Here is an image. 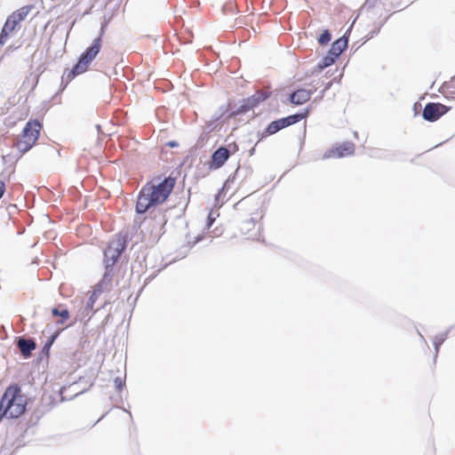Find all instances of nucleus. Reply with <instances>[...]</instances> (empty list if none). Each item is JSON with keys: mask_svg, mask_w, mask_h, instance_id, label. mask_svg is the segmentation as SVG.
Returning a JSON list of instances; mask_svg holds the SVG:
<instances>
[{"mask_svg": "<svg viewBox=\"0 0 455 455\" xmlns=\"http://www.w3.org/2000/svg\"><path fill=\"white\" fill-rule=\"evenodd\" d=\"M331 84H332V82H328V83L325 84V86H324V88H323V91H325V92H326V91H328V90L331 88Z\"/></svg>", "mask_w": 455, "mask_h": 455, "instance_id": "33", "label": "nucleus"}, {"mask_svg": "<svg viewBox=\"0 0 455 455\" xmlns=\"http://www.w3.org/2000/svg\"><path fill=\"white\" fill-rule=\"evenodd\" d=\"M375 3H376V1H374V0H366V2L364 3L363 8H366V7L372 8V7H374Z\"/></svg>", "mask_w": 455, "mask_h": 455, "instance_id": "28", "label": "nucleus"}, {"mask_svg": "<svg viewBox=\"0 0 455 455\" xmlns=\"http://www.w3.org/2000/svg\"><path fill=\"white\" fill-rule=\"evenodd\" d=\"M230 156V150L220 147L216 149L212 155V159L210 163V168L212 170H216L224 165V164L228 161Z\"/></svg>", "mask_w": 455, "mask_h": 455, "instance_id": "9", "label": "nucleus"}, {"mask_svg": "<svg viewBox=\"0 0 455 455\" xmlns=\"http://www.w3.org/2000/svg\"><path fill=\"white\" fill-rule=\"evenodd\" d=\"M312 93L311 90L299 89L290 95L289 100L293 105H302L310 100Z\"/></svg>", "mask_w": 455, "mask_h": 455, "instance_id": "10", "label": "nucleus"}, {"mask_svg": "<svg viewBox=\"0 0 455 455\" xmlns=\"http://www.w3.org/2000/svg\"><path fill=\"white\" fill-rule=\"evenodd\" d=\"M269 97V92L264 91H258L252 96L246 98L247 105H250L252 108L258 106L260 102L264 101Z\"/></svg>", "mask_w": 455, "mask_h": 455, "instance_id": "13", "label": "nucleus"}, {"mask_svg": "<svg viewBox=\"0 0 455 455\" xmlns=\"http://www.w3.org/2000/svg\"><path fill=\"white\" fill-rule=\"evenodd\" d=\"M355 153V145L352 142L346 141L342 143L341 145L332 148L329 150H327L323 158L328 159L331 157H344L347 156H352Z\"/></svg>", "mask_w": 455, "mask_h": 455, "instance_id": "7", "label": "nucleus"}, {"mask_svg": "<svg viewBox=\"0 0 455 455\" xmlns=\"http://www.w3.org/2000/svg\"><path fill=\"white\" fill-rule=\"evenodd\" d=\"M331 39V35L329 30H324L318 37V43L320 44H327Z\"/></svg>", "mask_w": 455, "mask_h": 455, "instance_id": "21", "label": "nucleus"}, {"mask_svg": "<svg viewBox=\"0 0 455 455\" xmlns=\"http://www.w3.org/2000/svg\"><path fill=\"white\" fill-rule=\"evenodd\" d=\"M17 347H19L21 355L28 358L31 355V353L36 347V342L31 339H25L20 337L17 339Z\"/></svg>", "mask_w": 455, "mask_h": 455, "instance_id": "11", "label": "nucleus"}, {"mask_svg": "<svg viewBox=\"0 0 455 455\" xmlns=\"http://www.w3.org/2000/svg\"><path fill=\"white\" fill-rule=\"evenodd\" d=\"M6 22L9 23L12 28H15L16 29H20V26L18 24V22L15 20V19L12 18V15H10Z\"/></svg>", "mask_w": 455, "mask_h": 455, "instance_id": "26", "label": "nucleus"}, {"mask_svg": "<svg viewBox=\"0 0 455 455\" xmlns=\"http://www.w3.org/2000/svg\"><path fill=\"white\" fill-rule=\"evenodd\" d=\"M176 144H177V143H176L175 141H172V142H170V145H171L172 147L176 146Z\"/></svg>", "mask_w": 455, "mask_h": 455, "instance_id": "36", "label": "nucleus"}, {"mask_svg": "<svg viewBox=\"0 0 455 455\" xmlns=\"http://www.w3.org/2000/svg\"><path fill=\"white\" fill-rule=\"evenodd\" d=\"M338 58L339 57H334L331 55V51L329 50L326 56L323 57L321 62L317 64L312 74L322 72L325 68L332 65Z\"/></svg>", "mask_w": 455, "mask_h": 455, "instance_id": "14", "label": "nucleus"}, {"mask_svg": "<svg viewBox=\"0 0 455 455\" xmlns=\"http://www.w3.org/2000/svg\"><path fill=\"white\" fill-rule=\"evenodd\" d=\"M14 30H16V28H12L9 23L5 21L0 34V44H4L6 39L8 38L10 33H12Z\"/></svg>", "mask_w": 455, "mask_h": 455, "instance_id": "15", "label": "nucleus"}, {"mask_svg": "<svg viewBox=\"0 0 455 455\" xmlns=\"http://www.w3.org/2000/svg\"><path fill=\"white\" fill-rule=\"evenodd\" d=\"M59 335V332H55L54 334H52L49 339L48 340L45 342L44 346V350H49L50 347L52 346L54 340L56 339V338L58 337Z\"/></svg>", "mask_w": 455, "mask_h": 455, "instance_id": "23", "label": "nucleus"}, {"mask_svg": "<svg viewBox=\"0 0 455 455\" xmlns=\"http://www.w3.org/2000/svg\"><path fill=\"white\" fill-rule=\"evenodd\" d=\"M33 6L32 5H26V6H23L21 8H20L19 10L15 11L14 12L16 13V15L21 19V20H24L27 16L28 15V13L30 12V11L32 10Z\"/></svg>", "mask_w": 455, "mask_h": 455, "instance_id": "18", "label": "nucleus"}, {"mask_svg": "<svg viewBox=\"0 0 455 455\" xmlns=\"http://www.w3.org/2000/svg\"><path fill=\"white\" fill-rule=\"evenodd\" d=\"M52 314L54 316H60L61 318L60 323H63L69 316L68 310L66 308L60 310L58 307H54L52 310Z\"/></svg>", "mask_w": 455, "mask_h": 455, "instance_id": "17", "label": "nucleus"}, {"mask_svg": "<svg viewBox=\"0 0 455 455\" xmlns=\"http://www.w3.org/2000/svg\"><path fill=\"white\" fill-rule=\"evenodd\" d=\"M347 42H348V39L346 36H343L340 38L337 39L331 44V47L330 49L331 55H333L334 57H339V55L347 48Z\"/></svg>", "mask_w": 455, "mask_h": 455, "instance_id": "12", "label": "nucleus"}, {"mask_svg": "<svg viewBox=\"0 0 455 455\" xmlns=\"http://www.w3.org/2000/svg\"><path fill=\"white\" fill-rule=\"evenodd\" d=\"M175 185V180L165 178L158 184L148 182L139 193L135 211L138 214H143L150 208L163 204L172 193Z\"/></svg>", "mask_w": 455, "mask_h": 455, "instance_id": "1", "label": "nucleus"}, {"mask_svg": "<svg viewBox=\"0 0 455 455\" xmlns=\"http://www.w3.org/2000/svg\"><path fill=\"white\" fill-rule=\"evenodd\" d=\"M252 109V108L250 105H247L246 100H243L240 106L233 112V115H241L248 112L249 110Z\"/></svg>", "mask_w": 455, "mask_h": 455, "instance_id": "19", "label": "nucleus"}, {"mask_svg": "<svg viewBox=\"0 0 455 455\" xmlns=\"http://www.w3.org/2000/svg\"><path fill=\"white\" fill-rule=\"evenodd\" d=\"M114 383H115V387L117 390H121L124 385H125V382L124 380L121 378V377H116L115 379H114Z\"/></svg>", "mask_w": 455, "mask_h": 455, "instance_id": "24", "label": "nucleus"}, {"mask_svg": "<svg viewBox=\"0 0 455 455\" xmlns=\"http://www.w3.org/2000/svg\"><path fill=\"white\" fill-rule=\"evenodd\" d=\"M280 130H282L281 126L278 124V122L275 120V121H273L271 122L267 127L266 128V133L268 134V135H272V134H275L277 132H279Z\"/></svg>", "mask_w": 455, "mask_h": 455, "instance_id": "20", "label": "nucleus"}, {"mask_svg": "<svg viewBox=\"0 0 455 455\" xmlns=\"http://www.w3.org/2000/svg\"><path fill=\"white\" fill-rule=\"evenodd\" d=\"M324 93H325V91H323V90L322 92H320L319 98L322 99L324 96Z\"/></svg>", "mask_w": 455, "mask_h": 455, "instance_id": "34", "label": "nucleus"}, {"mask_svg": "<svg viewBox=\"0 0 455 455\" xmlns=\"http://www.w3.org/2000/svg\"><path fill=\"white\" fill-rule=\"evenodd\" d=\"M110 274H104L102 279L100 281V283L95 286L94 290L92 291L91 296L88 299V301L86 303L84 310H92L94 303L98 299L99 296L103 292L104 290L108 288V286L110 284Z\"/></svg>", "mask_w": 455, "mask_h": 455, "instance_id": "8", "label": "nucleus"}, {"mask_svg": "<svg viewBox=\"0 0 455 455\" xmlns=\"http://www.w3.org/2000/svg\"><path fill=\"white\" fill-rule=\"evenodd\" d=\"M42 124L37 120L28 121L22 131V139L16 144L18 150L24 154L28 152L38 140Z\"/></svg>", "mask_w": 455, "mask_h": 455, "instance_id": "5", "label": "nucleus"}, {"mask_svg": "<svg viewBox=\"0 0 455 455\" xmlns=\"http://www.w3.org/2000/svg\"><path fill=\"white\" fill-rule=\"evenodd\" d=\"M451 331V328L444 331L443 333L438 334L434 339V345H442L444 340L447 339L448 334Z\"/></svg>", "mask_w": 455, "mask_h": 455, "instance_id": "22", "label": "nucleus"}, {"mask_svg": "<svg viewBox=\"0 0 455 455\" xmlns=\"http://www.w3.org/2000/svg\"><path fill=\"white\" fill-rule=\"evenodd\" d=\"M27 398L21 395L18 385H12L6 388L0 402V411L4 409L2 416L17 419L26 411Z\"/></svg>", "mask_w": 455, "mask_h": 455, "instance_id": "2", "label": "nucleus"}, {"mask_svg": "<svg viewBox=\"0 0 455 455\" xmlns=\"http://www.w3.org/2000/svg\"><path fill=\"white\" fill-rule=\"evenodd\" d=\"M435 347V358L437 357V355H438V352H439V348L441 347V345H434Z\"/></svg>", "mask_w": 455, "mask_h": 455, "instance_id": "32", "label": "nucleus"}, {"mask_svg": "<svg viewBox=\"0 0 455 455\" xmlns=\"http://www.w3.org/2000/svg\"><path fill=\"white\" fill-rule=\"evenodd\" d=\"M419 337L421 338V339H422L424 342H426V340H425V339H424L423 335H422L420 332H419Z\"/></svg>", "mask_w": 455, "mask_h": 455, "instance_id": "35", "label": "nucleus"}, {"mask_svg": "<svg viewBox=\"0 0 455 455\" xmlns=\"http://www.w3.org/2000/svg\"><path fill=\"white\" fill-rule=\"evenodd\" d=\"M214 220H215V218L213 216V213L210 212V214L208 215V222H207L208 228H210L212 225Z\"/></svg>", "mask_w": 455, "mask_h": 455, "instance_id": "29", "label": "nucleus"}, {"mask_svg": "<svg viewBox=\"0 0 455 455\" xmlns=\"http://www.w3.org/2000/svg\"><path fill=\"white\" fill-rule=\"evenodd\" d=\"M5 191V184L4 181L0 180V198L3 196Z\"/></svg>", "mask_w": 455, "mask_h": 455, "instance_id": "30", "label": "nucleus"}, {"mask_svg": "<svg viewBox=\"0 0 455 455\" xmlns=\"http://www.w3.org/2000/svg\"><path fill=\"white\" fill-rule=\"evenodd\" d=\"M255 223L254 221L251 219V220H247L243 222L242 224V227H241V230L243 231L244 229H249L251 226H254Z\"/></svg>", "mask_w": 455, "mask_h": 455, "instance_id": "25", "label": "nucleus"}, {"mask_svg": "<svg viewBox=\"0 0 455 455\" xmlns=\"http://www.w3.org/2000/svg\"><path fill=\"white\" fill-rule=\"evenodd\" d=\"M13 19H15V20L18 22V24L20 25V23L22 21L20 18H19L16 13L13 12L12 14Z\"/></svg>", "mask_w": 455, "mask_h": 455, "instance_id": "31", "label": "nucleus"}, {"mask_svg": "<svg viewBox=\"0 0 455 455\" xmlns=\"http://www.w3.org/2000/svg\"><path fill=\"white\" fill-rule=\"evenodd\" d=\"M101 48V36H99L92 41L91 46H89L80 56L77 63L73 67V68L68 71L67 74L64 73V76H67L68 80H72L77 75L84 73L89 64L96 58L98 53L100 52Z\"/></svg>", "mask_w": 455, "mask_h": 455, "instance_id": "3", "label": "nucleus"}, {"mask_svg": "<svg viewBox=\"0 0 455 455\" xmlns=\"http://www.w3.org/2000/svg\"><path fill=\"white\" fill-rule=\"evenodd\" d=\"M278 122V124L281 126L282 129L288 127L287 119L286 117L280 118L276 120Z\"/></svg>", "mask_w": 455, "mask_h": 455, "instance_id": "27", "label": "nucleus"}, {"mask_svg": "<svg viewBox=\"0 0 455 455\" xmlns=\"http://www.w3.org/2000/svg\"><path fill=\"white\" fill-rule=\"evenodd\" d=\"M355 137H357V132H354Z\"/></svg>", "mask_w": 455, "mask_h": 455, "instance_id": "38", "label": "nucleus"}, {"mask_svg": "<svg viewBox=\"0 0 455 455\" xmlns=\"http://www.w3.org/2000/svg\"><path fill=\"white\" fill-rule=\"evenodd\" d=\"M307 111H306L305 113H297V114L286 116L288 125L290 126L291 124L299 123L303 118H305L307 116Z\"/></svg>", "mask_w": 455, "mask_h": 455, "instance_id": "16", "label": "nucleus"}, {"mask_svg": "<svg viewBox=\"0 0 455 455\" xmlns=\"http://www.w3.org/2000/svg\"><path fill=\"white\" fill-rule=\"evenodd\" d=\"M375 33H376V32H374V31H373V32H371V36H370V37H373V35H374Z\"/></svg>", "mask_w": 455, "mask_h": 455, "instance_id": "37", "label": "nucleus"}, {"mask_svg": "<svg viewBox=\"0 0 455 455\" xmlns=\"http://www.w3.org/2000/svg\"><path fill=\"white\" fill-rule=\"evenodd\" d=\"M127 235H119L116 239L109 242L108 246L104 251L105 273L110 274V281L114 275V265L119 259L122 252L126 248Z\"/></svg>", "mask_w": 455, "mask_h": 455, "instance_id": "4", "label": "nucleus"}, {"mask_svg": "<svg viewBox=\"0 0 455 455\" xmlns=\"http://www.w3.org/2000/svg\"><path fill=\"white\" fill-rule=\"evenodd\" d=\"M450 108L441 103L429 102L424 107L422 116L427 122H435L449 111Z\"/></svg>", "mask_w": 455, "mask_h": 455, "instance_id": "6", "label": "nucleus"}]
</instances>
